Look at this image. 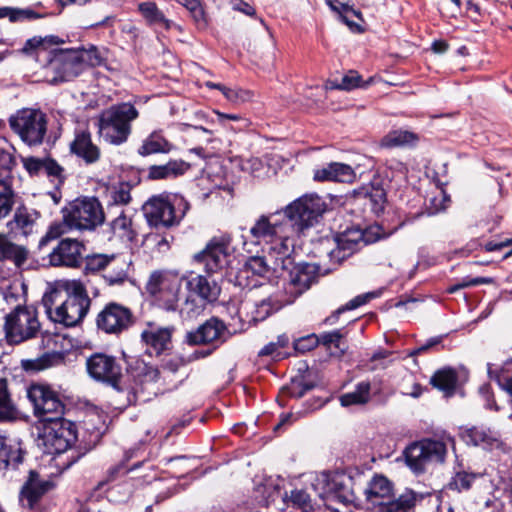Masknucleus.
<instances>
[{
    "label": "nucleus",
    "instance_id": "2f4dec72",
    "mask_svg": "<svg viewBox=\"0 0 512 512\" xmlns=\"http://www.w3.org/2000/svg\"><path fill=\"white\" fill-rule=\"evenodd\" d=\"M131 262L122 255L111 254L103 279L109 286L124 284L129 278Z\"/></svg>",
    "mask_w": 512,
    "mask_h": 512
},
{
    "label": "nucleus",
    "instance_id": "c03bdc74",
    "mask_svg": "<svg viewBox=\"0 0 512 512\" xmlns=\"http://www.w3.org/2000/svg\"><path fill=\"white\" fill-rule=\"evenodd\" d=\"M341 240L342 245L351 248L355 253L361 246L368 244L371 240L368 238V233L360 228H348L344 232L337 234L335 237Z\"/></svg>",
    "mask_w": 512,
    "mask_h": 512
},
{
    "label": "nucleus",
    "instance_id": "c9c22d12",
    "mask_svg": "<svg viewBox=\"0 0 512 512\" xmlns=\"http://www.w3.org/2000/svg\"><path fill=\"white\" fill-rule=\"evenodd\" d=\"M461 438L467 444L482 446L483 448L498 445V435L496 432L483 427H472L465 429L461 433Z\"/></svg>",
    "mask_w": 512,
    "mask_h": 512
},
{
    "label": "nucleus",
    "instance_id": "a211bd4d",
    "mask_svg": "<svg viewBox=\"0 0 512 512\" xmlns=\"http://www.w3.org/2000/svg\"><path fill=\"white\" fill-rule=\"evenodd\" d=\"M85 246L77 239H61L47 255L51 267L77 268L81 265Z\"/></svg>",
    "mask_w": 512,
    "mask_h": 512
},
{
    "label": "nucleus",
    "instance_id": "79ce46f5",
    "mask_svg": "<svg viewBox=\"0 0 512 512\" xmlns=\"http://www.w3.org/2000/svg\"><path fill=\"white\" fill-rule=\"evenodd\" d=\"M63 219L62 221L53 222L46 231L45 235L40 239L38 247L42 249L47 246L51 241L57 240L69 231L75 229L71 221H68L67 213L62 210Z\"/></svg>",
    "mask_w": 512,
    "mask_h": 512
},
{
    "label": "nucleus",
    "instance_id": "f8f14e48",
    "mask_svg": "<svg viewBox=\"0 0 512 512\" xmlns=\"http://www.w3.org/2000/svg\"><path fill=\"white\" fill-rule=\"evenodd\" d=\"M27 396L33 404L34 415L39 419V424L64 418V398L50 385L34 384L28 389Z\"/></svg>",
    "mask_w": 512,
    "mask_h": 512
},
{
    "label": "nucleus",
    "instance_id": "c756f323",
    "mask_svg": "<svg viewBox=\"0 0 512 512\" xmlns=\"http://www.w3.org/2000/svg\"><path fill=\"white\" fill-rule=\"evenodd\" d=\"M354 198L356 202L364 206L365 210L379 215L384 210L386 193L381 187L368 185L356 190Z\"/></svg>",
    "mask_w": 512,
    "mask_h": 512
},
{
    "label": "nucleus",
    "instance_id": "9b49d317",
    "mask_svg": "<svg viewBox=\"0 0 512 512\" xmlns=\"http://www.w3.org/2000/svg\"><path fill=\"white\" fill-rule=\"evenodd\" d=\"M181 280L168 271H153L146 283V291L155 304L168 312L178 309Z\"/></svg>",
    "mask_w": 512,
    "mask_h": 512
},
{
    "label": "nucleus",
    "instance_id": "412c9836",
    "mask_svg": "<svg viewBox=\"0 0 512 512\" xmlns=\"http://www.w3.org/2000/svg\"><path fill=\"white\" fill-rule=\"evenodd\" d=\"M52 488L51 481L40 479L35 470H30L29 477L20 491V503L25 512H40V500Z\"/></svg>",
    "mask_w": 512,
    "mask_h": 512
},
{
    "label": "nucleus",
    "instance_id": "473e14b6",
    "mask_svg": "<svg viewBox=\"0 0 512 512\" xmlns=\"http://www.w3.org/2000/svg\"><path fill=\"white\" fill-rule=\"evenodd\" d=\"M313 178L315 181L320 182L334 181L350 183L354 180L355 173L347 164L332 162L326 167L315 170Z\"/></svg>",
    "mask_w": 512,
    "mask_h": 512
},
{
    "label": "nucleus",
    "instance_id": "6e6552de",
    "mask_svg": "<svg viewBox=\"0 0 512 512\" xmlns=\"http://www.w3.org/2000/svg\"><path fill=\"white\" fill-rule=\"evenodd\" d=\"M291 264V258L282 254H277L273 265L268 262L266 257L251 256L240 269L237 281L239 285L246 288H256L262 286L271 277L284 278V272Z\"/></svg>",
    "mask_w": 512,
    "mask_h": 512
},
{
    "label": "nucleus",
    "instance_id": "5701e85b",
    "mask_svg": "<svg viewBox=\"0 0 512 512\" xmlns=\"http://www.w3.org/2000/svg\"><path fill=\"white\" fill-rule=\"evenodd\" d=\"M12 165L11 155L0 149V219L5 218L14 205V192L7 182Z\"/></svg>",
    "mask_w": 512,
    "mask_h": 512
},
{
    "label": "nucleus",
    "instance_id": "20e7f679",
    "mask_svg": "<svg viewBox=\"0 0 512 512\" xmlns=\"http://www.w3.org/2000/svg\"><path fill=\"white\" fill-rule=\"evenodd\" d=\"M60 290L54 289L43 296L42 302L48 317L55 323L66 327L79 324L89 311L91 299L85 287L79 282H73L67 290L65 300Z\"/></svg>",
    "mask_w": 512,
    "mask_h": 512
},
{
    "label": "nucleus",
    "instance_id": "bb28decb",
    "mask_svg": "<svg viewBox=\"0 0 512 512\" xmlns=\"http://www.w3.org/2000/svg\"><path fill=\"white\" fill-rule=\"evenodd\" d=\"M353 478L345 473H334L326 483L327 491L342 503H354L357 500Z\"/></svg>",
    "mask_w": 512,
    "mask_h": 512
},
{
    "label": "nucleus",
    "instance_id": "e2e57ef3",
    "mask_svg": "<svg viewBox=\"0 0 512 512\" xmlns=\"http://www.w3.org/2000/svg\"><path fill=\"white\" fill-rule=\"evenodd\" d=\"M336 247L329 252L330 261L334 264H341L345 259L352 256L354 253L351 248L346 245H342L341 240L335 238Z\"/></svg>",
    "mask_w": 512,
    "mask_h": 512
},
{
    "label": "nucleus",
    "instance_id": "13d9d810",
    "mask_svg": "<svg viewBox=\"0 0 512 512\" xmlns=\"http://www.w3.org/2000/svg\"><path fill=\"white\" fill-rule=\"evenodd\" d=\"M217 116V121L226 128L236 130L242 129L248 125L247 120L240 114H227L218 110L214 111Z\"/></svg>",
    "mask_w": 512,
    "mask_h": 512
},
{
    "label": "nucleus",
    "instance_id": "1a4fd4ad",
    "mask_svg": "<svg viewBox=\"0 0 512 512\" xmlns=\"http://www.w3.org/2000/svg\"><path fill=\"white\" fill-rule=\"evenodd\" d=\"M3 329L5 340L10 345H19L37 338L41 334V324L36 308L17 305L5 316Z\"/></svg>",
    "mask_w": 512,
    "mask_h": 512
},
{
    "label": "nucleus",
    "instance_id": "a878e982",
    "mask_svg": "<svg viewBox=\"0 0 512 512\" xmlns=\"http://www.w3.org/2000/svg\"><path fill=\"white\" fill-rule=\"evenodd\" d=\"M172 327H155L148 324V327L141 333V339L150 350V353L160 355L170 348Z\"/></svg>",
    "mask_w": 512,
    "mask_h": 512
},
{
    "label": "nucleus",
    "instance_id": "f257e3e1",
    "mask_svg": "<svg viewBox=\"0 0 512 512\" xmlns=\"http://www.w3.org/2000/svg\"><path fill=\"white\" fill-rule=\"evenodd\" d=\"M86 369L91 378L112 386L119 393L126 392V404L145 403L157 396L161 388L157 385L160 371L144 362L132 358L127 363L128 377L133 384L122 386V366L116 357L105 353H94L86 359Z\"/></svg>",
    "mask_w": 512,
    "mask_h": 512
},
{
    "label": "nucleus",
    "instance_id": "6ab92c4d",
    "mask_svg": "<svg viewBox=\"0 0 512 512\" xmlns=\"http://www.w3.org/2000/svg\"><path fill=\"white\" fill-rule=\"evenodd\" d=\"M26 450L23 442L14 437L0 435V472L4 477H14L23 464Z\"/></svg>",
    "mask_w": 512,
    "mask_h": 512
},
{
    "label": "nucleus",
    "instance_id": "ea45409f",
    "mask_svg": "<svg viewBox=\"0 0 512 512\" xmlns=\"http://www.w3.org/2000/svg\"><path fill=\"white\" fill-rule=\"evenodd\" d=\"M172 147V144L160 132L154 131L143 140L142 145L138 148V154L148 156L158 153H168L171 151Z\"/></svg>",
    "mask_w": 512,
    "mask_h": 512
},
{
    "label": "nucleus",
    "instance_id": "338daca9",
    "mask_svg": "<svg viewBox=\"0 0 512 512\" xmlns=\"http://www.w3.org/2000/svg\"><path fill=\"white\" fill-rule=\"evenodd\" d=\"M362 86V77L356 71H350L344 75L335 86L340 90H352Z\"/></svg>",
    "mask_w": 512,
    "mask_h": 512
},
{
    "label": "nucleus",
    "instance_id": "09e8293b",
    "mask_svg": "<svg viewBox=\"0 0 512 512\" xmlns=\"http://www.w3.org/2000/svg\"><path fill=\"white\" fill-rule=\"evenodd\" d=\"M179 4L184 6L190 13L196 27L199 30H204L208 26V19L204 11L203 5L199 0H176Z\"/></svg>",
    "mask_w": 512,
    "mask_h": 512
},
{
    "label": "nucleus",
    "instance_id": "a18cd8bd",
    "mask_svg": "<svg viewBox=\"0 0 512 512\" xmlns=\"http://www.w3.org/2000/svg\"><path fill=\"white\" fill-rule=\"evenodd\" d=\"M418 136L407 130H394L381 140V145L387 148L413 146L418 142Z\"/></svg>",
    "mask_w": 512,
    "mask_h": 512
},
{
    "label": "nucleus",
    "instance_id": "5fc2aeb1",
    "mask_svg": "<svg viewBox=\"0 0 512 512\" xmlns=\"http://www.w3.org/2000/svg\"><path fill=\"white\" fill-rule=\"evenodd\" d=\"M478 477L475 473L457 472L449 481L448 488L457 492L467 491Z\"/></svg>",
    "mask_w": 512,
    "mask_h": 512
},
{
    "label": "nucleus",
    "instance_id": "39448f33",
    "mask_svg": "<svg viewBox=\"0 0 512 512\" xmlns=\"http://www.w3.org/2000/svg\"><path fill=\"white\" fill-rule=\"evenodd\" d=\"M38 442L48 454L58 455V465L68 469L83 455L71 449L77 440L76 426L71 421L61 418L39 424Z\"/></svg>",
    "mask_w": 512,
    "mask_h": 512
},
{
    "label": "nucleus",
    "instance_id": "3c124183",
    "mask_svg": "<svg viewBox=\"0 0 512 512\" xmlns=\"http://www.w3.org/2000/svg\"><path fill=\"white\" fill-rule=\"evenodd\" d=\"M42 15L31 8L0 7V19L8 18L10 22H20L41 18Z\"/></svg>",
    "mask_w": 512,
    "mask_h": 512
},
{
    "label": "nucleus",
    "instance_id": "423d86ee",
    "mask_svg": "<svg viewBox=\"0 0 512 512\" xmlns=\"http://www.w3.org/2000/svg\"><path fill=\"white\" fill-rule=\"evenodd\" d=\"M190 209V203L177 193L153 195L142 206L149 226L172 228L178 226Z\"/></svg>",
    "mask_w": 512,
    "mask_h": 512
},
{
    "label": "nucleus",
    "instance_id": "4468645a",
    "mask_svg": "<svg viewBox=\"0 0 512 512\" xmlns=\"http://www.w3.org/2000/svg\"><path fill=\"white\" fill-rule=\"evenodd\" d=\"M231 243L232 236L229 233L214 236L202 251L193 256V261L203 265L208 275L219 273L230 265Z\"/></svg>",
    "mask_w": 512,
    "mask_h": 512
},
{
    "label": "nucleus",
    "instance_id": "a19ab883",
    "mask_svg": "<svg viewBox=\"0 0 512 512\" xmlns=\"http://www.w3.org/2000/svg\"><path fill=\"white\" fill-rule=\"evenodd\" d=\"M371 384L369 381L359 382L354 391L340 396V403L344 407L352 405H365L371 398Z\"/></svg>",
    "mask_w": 512,
    "mask_h": 512
},
{
    "label": "nucleus",
    "instance_id": "b1692460",
    "mask_svg": "<svg viewBox=\"0 0 512 512\" xmlns=\"http://www.w3.org/2000/svg\"><path fill=\"white\" fill-rule=\"evenodd\" d=\"M39 217L40 213L34 209H29L24 205L17 207L13 218L7 222L9 234L14 238L28 237L34 232Z\"/></svg>",
    "mask_w": 512,
    "mask_h": 512
},
{
    "label": "nucleus",
    "instance_id": "37998d69",
    "mask_svg": "<svg viewBox=\"0 0 512 512\" xmlns=\"http://www.w3.org/2000/svg\"><path fill=\"white\" fill-rule=\"evenodd\" d=\"M17 418V409L8 390V381L0 379V423L13 421Z\"/></svg>",
    "mask_w": 512,
    "mask_h": 512
},
{
    "label": "nucleus",
    "instance_id": "e433bc0d",
    "mask_svg": "<svg viewBox=\"0 0 512 512\" xmlns=\"http://www.w3.org/2000/svg\"><path fill=\"white\" fill-rule=\"evenodd\" d=\"M138 10L149 25H158L164 27L166 30L171 28H176L179 31L182 30L180 25L175 24L164 16L155 2H142L138 5Z\"/></svg>",
    "mask_w": 512,
    "mask_h": 512
},
{
    "label": "nucleus",
    "instance_id": "4be33fe9",
    "mask_svg": "<svg viewBox=\"0 0 512 512\" xmlns=\"http://www.w3.org/2000/svg\"><path fill=\"white\" fill-rule=\"evenodd\" d=\"M288 273V279H284L282 290L280 293L292 304L300 295L308 290L314 280L311 267L295 266L291 270L288 269L284 273Z\"/></svg>",
    "mask_w": 512,
    "mask_h": 512
},
{
    "label": "nucleus",
    "instance_id": "2eb2a0df",
    "mask_svg": "<svg viewBox=\"0 0 512 512\" xmlns=\"http://www.w3.org/2000/svg\"><path fill=\"white\" fill-rule=\"evenodd\" d=\"M64 210L68 221H71L75 229L80 231H93L105 220L102 205L95 197L77 198Z\"/></svg>",
    "mask_w": 512,
    "mask_h": 512
},
{
    "label": "nucleus",
    "instance_id": "bf43d9fd",
    "mask_svg": "<svg viewBox=\"0 0 512 512\" xmlns=\"http://www.w3.org/2000/svg\"><path fill=\"white\" fill-rule=\"evenodd\" d=\"M313 388V383L305 382L302 379H292L288 385L283 387V393L292 398H301Z\"/></svg>",
    "mask_w": 512,
    "mask_h": 512
},
{
    "label": "nucleus",
    "instance_id": "58836bf2",
    "mask_svg": "<svg viewBox=\"0 0 512 512\" xmlns=\"http://www.w3.org/2000/svg\"><path fill=\"white\" fill-rule=\"evenodd\" d=\"M458 382L455 369L447 367L437 370L430 378V384L446 395H452Z\"/></svg>",
    "mask_w": 512,
    "mask_h": 512
},
{
    "label": "nucleus",
    "instance_id": "680f3d73",
    "mask_svg": "<svg viewBox=\"0 0 512 512\" xmlns=\"http://www.w3.org/2000/svg\"><path fill=\"white\" fill-rule=\"evenodd\" d=\"M78 51L81 59H83L84 70L87 67L99 66L103 61V58L95 46H91L89 49H78Z\"/></svg>",
    "mask_w": 512,
    "mask_h": 512
},
{
    "label": "nucleus",
    "instance_id": "774afa93",
    "mask_svg": "<svg viewBox=\"0 0 512 512\" xmlns=\"http://www.w3.org/2000/svg\"><path fill=\"white\" fill-rule=\"evenodd\" d=\"M319 345L318 335L310 334L299 338L294 343V348L297 352L305 353L313 350Z\"/></svg>",
    "mask_w": 512,
    "mask_h": 512
},
{
    "label": "nucleus",
    "instance_id": "49530a36",
    "mask_svg": "<svg viewBox=\"0 0 512 512\" xmlns=\"http://www.w3.org/2000/svg\"><path fill=\"white\" fill-rule=\"evenodd\" d=\"M209 304L203 299L192 293L187 292V296L179 308L180 316L184 319H192L199 316Z\"/></svg>",
    "mask_w": 512,
    "mask_h": 512
},
{
    "label": "nucleus",
    "instance_id": "aec40b11",
    "mask_svg": "<svg viewBox=\"0 0 512 512\" xmlns=\"http://www.w3.org/2000/svg\"><path fill=\"white\" fill-rule=\"evenodd\" d=\"M22 163L30 176H46L56 189H59L66 180L65 169L51 157L30 156L22 158Z\"/></svg>",
    "mask_w": 512,
    "mask_h": 512
},
{
    "label": "nucleus",
    "instance_id": "052dcab7",
    "mask_svg": "<svg viewBox=\"0 0 512 512\" xmlns=\"http://www.w3.org/2000/svg\"><path fill=\"white\" fill-rule=\"evenodd\" d=\"M290 502L292 505L302 512L312 510L311 498L304 490H293L290 495Z\"/></svg>",
    "mask_w": 512,
    "mask_h": 512
},
{
    "label": "nucleus",
    "instance_id": "c85d7f7f",
    "mask_svg": "<svg viewBox=\"0 0 512 512\" xmlns=\"http://www.w3.org/2000/svg\"><path fill=\"white\" fill-rule=\"evenodd\" d=\"M14 238L9 231L0 232V261L13 263L17 268L23 267L29 257V250L26 246L12 241Z\"/></svg>",
    "mask_w": 512,
    "mask_h": 512
},
{
    "label": "nucleus",
    "instance_id": "ddd939ff",
    "mask_svg": "<svg viewBox=\"0 0 512 512\" xmlns=\"http://www.w3.org/2000/svg\"><path fill=\"white\" fill-rule=\"evenodd\" d=\"M446 455V444L433 439L413 442L404 450L406 464L416 474L423 473L429 465L443 463Z\"/></svg>",
    "mask_w": 512,
    "mask_h": 512
},
{
    "label": "nucleus",
    "instance_id": "603ef678",
    "mask_svg": "<svg viewBox=\"0 0 512 512\" xmlns=\"http://www.w3.org/2000/svg\"><path fill=\"white\" fill-rule=\"evenodd\" d=\"M131 455H126L125 459L118 464L111 466L106 472V478L104 481H100L97 485V489H101L105 484L115 481L121 476L126 475L128 472L138 468L142 462H137L131 467L126 465V462L131 458Z\"/></svg>",
    "mask_w": 512,
    "mask_h": 512
},
{
    "label": "nucleus",
    "instance_id": "4d7b16f0",
    "mask_svg": "<svg viewBox=\"0 0 512 512\" xmlns=\"http://www.w3.org/2000/svg\"><path fill=\"white\" fill-rule=\"evenodd\" d=\"M345 334L341 329L334 330L331 332H324L318 335L319 344L327 348L334 347L340 351L341 354H344L347 347H342V339Z\"/></svg>",
    "mask_w": 512,
    "mask_h": 512
},
{
    "label": "nucleus",
    "instance_id": "4c0bfd02",
    "mask_svg": "<svg viewBox=\"0 0 512 512\" xmlns=\"http://www.w3.org/2000/svg\"><path fill=\"white\" fill-rule=\"evenodd\" d=\"M417 502V494L412 490H407L397 498L391 497L382 503L376 512H414Z\"/></svg>",
    "mask_w": 512,
    "mask_h": 512
},
{
    "label": "nucleus",
    "instance_id": "8fccbe9b",
    "mask_svg": "<svg viewBox=\"0 0 512 512\" xmlns=\"http://www.w3.org/2000/svg\"><path fill=\"white\" fill-rule=\"evenodd\" d=\"M63 360V356L58 352H46L37 359L23 361V367L26 370L40 371L49 368Z\"/></svg>",
    "mask_w": 512,
    "mask_h": 512
},
{
    "label": "nucleus",
    "instance_id": "f3484780",
    "mask_svg": "<svg viewBox=\"0 0 512 512\" xmlns=\"http://www.w3.org/2000/svg\"><path fill=\"white\" fill-rule=\"evenodd\" d=\"M231 333L224 321L218 317H211L197 329L187 332L185 342L188 345L222 344L226 342Z\"/></svg>",
    "mask_w": 512,
    "mask_h": 512
},
{
    "label": "nucleus",
    "instance_id": "cd10ccee",
    "mask_svg": "<svg viewBox=\"0 0 512 512\" xmlns=\"http://www.w3.org/2000/svg\"><path fill=\"white\" fill-rule=\"evenodd\" d=\"M70 151L87 165L96 163L101 156L99 147L93 143L88 131H79L75 134L74 140L70 143Z\"/></svg>",
    "mask_w": 512,
    "mask_h": 512
},
{
    "label": "nucleus",
    "instance_id": "0eeeda50",
    "mask_svg": "<svg viewBox=\"0 0 512 512\" xmlns=\"http://www.w3.org/2000/svg\"><path fill=\"white\" fill-rule=\"evenodd\" d=\"M139 117L137 108L123 102L102 111L98 119L99 135L109 144L121 145L132 133V123Z\"/></svg>",
    "mask_w": 512,
    "mask_h": 512
},
{
    "label": "nucleus",
    "instance_id": "7ed1b4c3",
    "mask_svg": "<svg viewBox=\"0 0 512 512\" xmlns=\"http://www.w3.org/2000/svg\"><path fill=\"white\" fill-rule=\"evenodd\" d=\"M64 42L63 39L55 35L34 36L25 42L22 52L28 56L38 57L40 53L48 51L47 69L54 74L52 81L54 83L67 82L83 73L84 64L78 49H51Z\"/></svg>",
    "mask_w": 512,
    "mask_h": 512
},
{
    "label": "nucleus",
    "instance_id": "6e6d98bb",
    "mask_svg": "<svg viewBox=\"0 0 512 512\" xmlns=\"http://www.w3.org/2000/svg\"><path fill=\"white\" fill-rule=\"evenodd\" d=\"M110 255L108 254H93L89 255L85 259V274H104L106 271L107 264L109 262Z\"/></svg>",
    "mask_w": 512,
    "mask_h": 512
},
{
    "label": "nucleus",
    "instance_id": "de8ad7c7",
    "mask_svg": "<svg viewBox=\"0 0 512 512\" xmlns=\"http://www.w3.org/2000/svg\"><path fill=\"white\" fill-rule=\"evenodd\" d=\"M131 185L128 182H120L108 189V205L123 206L131 202Z\"/></svg>",
    "mask_w": 512,
    "mask_h": 512
},
{
    "label": "nucleus",
    "instance_id": "393cba45",
    "mask_svg": "<svg viewBox=\"0 0 512 512\" xmlns=\"http://www.w3.org/2000/svg\"><path fill=\"white\" fill-rule=\"evenodd\" d=\"M186 290L192 293V295L203 299L208 304L215 303L221 294L220 285L214 279H210L201 274L191 276L187 279Z\"/></svg>",
    "mask_w": 512,
    "mask_h": 512
},
{
    "label": "nucleus",
    "instance_id": "0e129e2a",
    "mask_svg": "<svg viewBox=\"0 0 512 512\" xmlns=\"http://www.w3.org/2000/svg\"><path fill=\"white\" fill-rule=\"evenodd\" d=\"M492 282H493L492 278H489V277H475V278L465 277L460 282L450 286L448 288V292L455 293L456 291H458L460 289L477 286L480 284H490Z\"/></svg>",
    "mask_w": 512,
    "mask_h": 512
},
{
    "label": "nucleus",
    "instance_id": "f704fd0d",
    "mask_svg": "<svg viewBox=\"0 0 512 512\" xmlns=\"http://www.w3.org/2000/svg\"><path fill=\"white\" fill-rule=\"evenodd\" d=\"M288 304L278 289L255 305L253 320L256 322L263 321Z\"/></svg>",
    "mask_w": 512,
    "mask_h": 512
},
{
    "label": "nucleus",
    "instance_id": "864d4df0",
    "mask_svg": "<svg viewBox=\"0 0 512 512\" xmlns=\"http://www.w3.org/2000/svg\"><path fill=\"white\" fill-rule=\"evenodd\" d=\"M111 229L115 235L129 241H132L136 236L135 231L132 229L131 218L127 217L123 211L111 222Z\"/></svg>",
    "mask_w": 512,
    "mask_h": 512
},
{
    "label": "nucleus",
    "instance_id": "7c9ffc66",
    "mask_svg": "<svg viewBox=\"0 0 512 512\" xmlns=\"http://www.w3.org/2000/svg\"><path fill=\"white\" fill-rule=\"evenodd\" d=\"M392 489V483L385 476L375 475L363 490V494L377 510L391 497Z\"/></svg>",
    "mask_w": 512,
    "mask_h": 512
},
{
    "label": "nucleus",
    "instance_id": "69168bd1",
    "mask_svg": "<svg viewBox=\"0 0 512 512\" xmlns=\"http://www.w3.org/2000/svg\"><path fill=\"white\" fill-rule=\"evenodd\" d=\"M492 282H493L492 278H489V277H475V278L465 277L460 282L450 286L448 288V292L455 293L456 291H458L460 289L477 286L480 284H490Z\"/></svg>",
    "mask_w": 512,
    "mask_h": 512
},
{
    "label": "nucleus",
    "instance_id": "9d476101",
    "mask_svg": "<svg viewBox=\"0 0 512 512\" xmlns=\"http://www.w3.org/2000/svg\"><path fill=\"white\" fill-rule=\"evenodd\" d=\"M9 126L23 143L36 147L44 142L48 120L41 110L24 108L10 116Z\"/></svg>",
    "mask_w": 512,
    "mask_h": 512
},
{
    "label": "nucleus",
    "instance_id": "dca6fc26",
    "mask_svg": "<svg viewBox=\"0 0 512 512\" xmlns=\"http://www.w3.org/2000/svg\"><path fill=\"white\" fill-rule=\"evenodd\" d=\"M136 323V316L130 307L121 303L108 302L96 317L97 328L105 334L119 336Z\"/></svg>",
    "mask_w": 512,
    "mask_h": 512
},
{
    "label": "nucleus",
    "instance_id": "72a5a7b5",
    "mask_svg": "<svg viewBox=\"0 0 512 512\" xmlns=\"http://www.w3.org/2000/svg\"><path fill=\"white\" fill-rule=\"evenodd\" d=\"M190 164L183 160H170L164 165H152L148 169V177L152 180L176 178L184 175Z\"/></svg>",
    "mask_w": 512,
    "mask_h": 512
},
{
    "label": "nucleus",
    "instance_id": "f03ea898",
    "mask_svg": "<svg viewBox=\"0 0 512 512\" xmlns=\"http://www.w3.org/2000/svg\"><path fill=\"white\" fill-rule=\"evenodd\" d=\"M324 210V202L320 197H300L285 208L282 219L280 211L261 215L250 228V235L256 240L273 242L271 251L289 256L290 234L313 226Z\"/></svg>",
    "mask_w": 512,
    "mask_h": 512
}]
</instances>
